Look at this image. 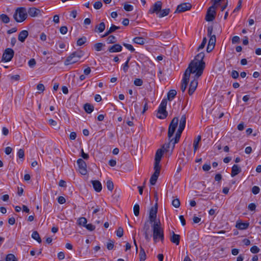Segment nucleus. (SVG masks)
I'll list each match as a JSON object with an SVG mask.
<instances>
[{"instance_id":"nucleus-1","label":"nucleus","mask_w":261,"mask_h":261,"mask_svg":"<svg viewBox=\"0 0 261 261\" xmlns=\"http://www.w3.org/2000/svg\"><path fill=\"white\" fill-rule=\"evenodd\" d=\"M205 55L203 52H201L196 56L195 59L189 64L187 70L192 71V73L196 72V76L200 77L205 68V64L203 61Z\"/></svg>"},{"instance_id":"nucleus-2","label":"nucleus","mask_w":261,"mask_h":261,"mask_svg":"<svg viewBox=\"0 0 261 261\" xmlns=\"http://www.w3.org/2000/svg\"><path fill=\"white\" fill-rule=\"evenodd\" d=\"M186 123V117L185 115H183L180 118L179 127L177 132L176 133L175 137L173 138H170V139L169 140V142L168 143H165L163 145V148H164L165 151H168L169 150V149L170 148L171 146V150H173L175 146V144L177 143L180 139L181 134L185 127Z\"/></svg>"},{"instance_id":"nucleus-3","label":"nucleus","mask_w":261,"mask_h":261,"mask_svg":"<svg viewBox=\"0 0 261 261\" xmlns=\"http://www.w3.org/2000/svg\"><path fill=\"white\" fill-rule=\"evenodd\" d=\"M153 229V239L155 242H157L158 240H160L161 241L164 240V231L160 227V222H154L152 225Z\"/></svg>"},{"instance_id":"nucleus-4","label":"nucleus","mask_w":261,"mask_h":261,"mask_svg":"<svg viewBox=\"0 0 261 261\" xmlns=\"http://www.w3.org/2000/svg\"><path fill=\"white\" fill-rule=\"evenodd\" d=\"M28 14L25 8H18L13 15V17L17 22H22L27 18Z\"/></svg>"},{"instance_id":"nucleus-5","label":"nucleus","mask_w":261,"mask_h":261,"mask_svg":"<svg viewBox=\"0 0 261 261\" xmlns=\"http://www.w3.org/2000/svg\"><path fill=\"white\" fill-rule=\"evenodd\" d=\"M167 101L166 99H163L158 108L156 117L161 119H165L167 117L168 112L166 111V106Z\"/></svg>"},{"instance_id":"nucleus-6","label":"nucleus","mask_w":261,"mask_h":261,"mask_svg":"<svg viewBox=\"0 0 261 261\" xmlns=\"http://www.w3.org/2000/svg\"><path fill=\"white\" fill-rule=\"evenodd\" d=\"M178 122V118L177 117H174L171 120L168 128V140H170L173 137L174 133H175V129L177 126Z\"/></svg>"},{"instance_id":"nucleus-7","label":"nucleus","mask_w":261,"mask_h":261,"mask_svg":"<svg viewBox=\"0 0 261 261\" xmlns=\"http://www.w3.org/2000/svg\"><path fill=\"white\" fill-rule=\"evenodd\" d=\"M81 57V55L79 53L74 52L66 58L64 64L65 65L74 64L77 62Z\"/></svg>"},{"instance_id":"nucleus-8","label":"nucleus","mask_w":261,"mask_h":261,"mask_svg":"<svg viewBox=\"0 0 261 261\" xmlns=\"http://www.w3.org/2000/svg\"><path fill=\"white\" fill-rule=\"evenodd\" d=\"M192 73V71H189V70L186 69L184 75V77L182 80L181 90L182 92H184L187 87V85L189 82L190 77L191 74Z\"/></svg>"},{"instance_id":"nucleus-9","label":"nucleus","mask_w":261,"mask_h":261,"mask_svg":"<svg viewBox=\"0 0 261 261\" xmlns=\"http://www.w3.org/2000/svg\"><path fill=\"white\" fill-rule=\"evenodd\" d=\"M151 223L150 221H146L144 224L143 227L142 229V231L143 232V234L145 237L146 240L147 242H149L151 239V235H150V224Z\"/></svg>"},{"instance_id":"nucleus-10","label":"nucleus","mask_w":261,"mask_h":261,"mask_svg":"<svg viewBox=\"0 0 261 261\" xmlns=\"http://www.w3.org/2000/svg\"><path fill=\"white\" fill-rule=\"evenodd\" d=\"M14 55V50L10 48H6L3 55L2 56V60L5 61V62H9L13 58Z\"/></svg>"},{"instance_id":"nucleus-11","label":"nucleus","mask_w":261,"mask_h":261,"mask_svg":"<svg viewBox=\"0 0 261 261\" xmlns=\"http://www.w3.org/2000/svg\"><path fill=\"white\" fill-rule=\"evenodd\" d=\"M215 9L216 7L214 5H212L208 9L205 16V20L206 21H212L215 19L216 15Z\"/></svg>"},{"instance_id":"nucleus-12","label":"nucleus","mask_w":261,"mask_h":261,"mask_svg":"<svg viewBox=\"0 0 261 261\" xmlns=\"http://www.w3.org/2000/svg\"><path fill=\"white\" fill-rule=\"evenodd\" d=\"M195 75L193 80L191 82L190 87L188 90V93L190 95H192L197 88L198 85V79L199 77L196 76V72H195Z\"/></svg>"},{"instance_id":"nucleus-13","label":"nucleus","mask_w":261,"mask_h":261,"mask_svg":"<svg viewBox=\"0 0 261 261\" xmlns=\"http://www.w3.org/2000/svg\"><path fill=\"white\" fill-rule=\"evenodd\" d=\"M77 164L79 167V171L82 175H86L87 173V165L85 162L82 159H79L77 161Z\"/></svg>"},{"instance_id":"nucleus-14","label":"nucleus","mask_w":261,"mask_h":261,"mask_svg":"<svg viewBox=\"0 0 261 261\" xmlns=\"http://www.w3.org/2000/svg\"><path fill=\"white\" fill-rule=\"evenodd\" d=\"M158 211V203H155V207H152L150 210L149 212V221L151 223L157 222L155 221V219L156 218V213Z\"/></svg>"},{"instance_id":"nucleus-15","label":"nucleus","mask_w":261,"mask_h":261,"mask_svg":"<svg viewBox=\"0 0 261 261\" xmlns=\"http://www.w3.org/2000/svg\"><path fill=\"white\" fill-rule=\"evenodd\" d=\"M162 5V3L161 1H157L153 4L152 7L149 9V13L150 14L155 13L158 15L161 10Z\"/></svg>"},{"instance_id":"nucleus-16","label":"nucleus","mask_w":261,"mask_h":261,"mask_svg":"<svg viewBox=\"0 0 261 261\" xmlns=\"http://www.w3.org/2000/svg\"><path fill=\"white\" fill-rule=\"evenodd\" d=\"M192 7L190 3H182L179 5L176 8L175 13H180L191 9Z\"/></svg>"},{"instance_id":"nucleus-17","label":"nucleus","mask_w":261,"mask_h":261,"mask_svg":"<svg viewBox=\"0 0 261 261\" xmlns=\"http://www.w3.org/2000/svg\"><path fill=\"white\" fill-rule=\"evenodd\" d=\"M213 30V27L210 26L208 27L207 35L210 37L208 44L215 46L216 43V36L215 35H212Z\"/></svg>"},{"instance_id":"nucleus-18","label":"nucleus","mask_w":261,"mask_h":261,"mask_svg":"<svg viewBox=\"0 0 261 261\" xmlns=\"http://www.w3.org/2000/svg\"><path fill=\"white\" fill-rule=\"evenodd\" d=\"M171 236H170V241L175 244L176 245H178L180 242V236L179 234H175L174 231H172L171 233Z\"/></svg>"},{"instance_id":"nucleus-19","label":"nucleus","mask_w":261,"mask_h":261,"mask_svg":"<svg viewBox=\"0 0 261 261\" xmlns=\"http://www.w3.org/2000/svg\"><path fill=\"white\" fill-rule=\"evenodd\" d=\"M40 13V10L35 7H32L29 8L27 12V14L28 13L31 17H33L37 16Z\"/></svg>"},{"instance_id":"nucleus-20","label":"nucleus","mask_w":261,"mask_h":261,"mask_svg":"<svg viewBox=\"0 0 261 261\" xmlns=\"http://www.w3.org/2000/svg\"><path fill=\"white\" fill-rule=\"evenodd\" d=\"M122 47L119 44H115L111 46L108 48V51L110 53H117L122 50Z\"/></svg>"},{"instance_id":"nucleus-21","label":"nucleus","mask_w":261,"mask_h":261,"mask_svg":"<svg viewBox=\"0 0 261 261\" xmlns=\"http://www.w3.org/2000/svg\"><path fill=\"white\" fill-rule=\"evenodd\" d=\"M29 35V32L27 30L21 31L18 34V39L21 42H24Z\"/></svg>"},{"instance_id":"nucleus-22","label":"nucleus","mask_w":261,"mask_h":261,"mask_svg":"<svg viewBox=\"0 0 261 261\" xmlns=\"http://www.w3.org/2000/svg\"><path fill=\"white\" fill-rule=\"evenodd\" d=\"M91 183L93 185V188L97 192H99L102 190V185L100 182L98 180H92Z\"/></svg>"},{"instance_id":"nucleus-23","label":"nucleus","mask_w":261,"mask_h":261,"mask_svg":"<svg viewBox=\"0 0 261 261\" xmlns=\"http://www.w3.org/2000/svg\"><path fill=\"white\" fill-rule=\"evenodd\" d=\"M241 172V169L237 165H233L231 168V176L234 177Z\"/></svg>"},{"instance_id":"nucleus-24","label":"nucleus","mask_w":261,"mask_h":261,"mask_svg":"<svg viewBox=\"0 0 261 261\" xmlns=\"http://www.w3.org/2000/svg\"><path fill=\"white\" fill-rule=\"evenodd\" d=\"M249 223H243L241 222H237L236 227L240 230H245L248 228Z\"/></svg>"},{"instance_id":"nucleus-25","label":"nucleus","mask_w":261,"mask_h":261,"mask_svg":"<svg viewBox=\"0 0 261 261\" xmlns=\"http://www.w3.org/2000/svg\"><path fill=\"white\" fill-rule=\"evenodd\" d=\"M106 28L105 23L103 22H100L99 24L96 25L95 26V28L94 31L97 33H101Z\"/></svg>"},{"instance_id":"nucleus-26","label":"nucleus","mask_w":261,"mask_h":261,"mask_svg":"<svg viewBox=\"0 0 261 261\" xmlns=\"http://www.w3.org/2000/svg\"><path fill=\"white\" fill-rule=\"evenodd\" d=\"M120 28V27H117L114 24H112L111 27L110 28V29L108 30L105 33V34L102 36V37H105L108 36L109 34L112 33L115 31H116L117 29H119Z\"/></svg>"},{"instance_id":"nucleus-27","label":"nucleus","mask_w":261,"mask_h":261,"mask_svg":"<svg viewBox=\"0 0 261 261\" xmlns=\"http://www.w3.org/2000/svg\"><path fill=\"white\" fill-rule=\"evenodd\" d=\"M164 151L162 149H159L155 153V161L156 162L160 163L161 158L163 156Z\"/></svg>"},{"instance_id":"nucleus-28","label":"nucleus","mask_w":261,"mask_h":261,"mask_svg":"<svg viewBox=\"0 0 261 261\" xmlns=\"http://www.w3.org/2000/svg\"><path fill=\"white\" fill-rule=\"evenodd\" d=\"M133 42L137 44L143 45L145 43V39L141 37H136L133 39Z\"/></svg>"},{"instance_id":"nucleus-29","label":"nucleus","mask_w":261,"mask_h":261,"mask_svg":"<svg viewBox=\"0 0 261 261\" xmlns=\"http://www.w3.org/2000/svg\"><path fill=\"white\" fill-rule=\"evenodd\" d=\"M84 110L87 113H91L94 110V107L88 103H86L84 105Z\"/></svg>"},{"instance_id":"nucleus-30","label":"nucleus","mask_w":261,"mask_h":261,"mask_svg":"<svg viewBox=\"0 0 261 261\" xmlns=\"http://www.w3.org/2000/svg\"><path fill=\"white\" fill-rule=\"evenodd\" d=\"M177 94V92L175 90H170L167 94L168 99L169 100H172Z\"/></svg>"},{"instance_id":"nucleus-31","label":"nucleus","mask_w":261,"mask_h":261,"mask_svg":"<svg viewBox=\"0 0 261 261\" xmlns=\"http://www.w3.org/2000/svg\"><path fill=\"white\" fill-rule=\"evenodd\" d=\"M170 12V9H165L163 10H161V11L159 12L158 15V16L160 18L163 17L164 16H166L169 14Z\"/></svg>"},{"instance_id":"nucleus-32","label":"nucleus","mask_w":261,"mask_h":261,"mask_svg":"<svg viewBox=\"0 0 261 261\" xmlns=\"http://www.w3.org/2000/svg\"><path fill=\"white\" fill-rule=\"evenodd\" d=\"M159 174L154 173L151 176L150 179V183L151 185H154L159 177Z\"/></svg>"},{"instance_id":"nucleus-33","label":"nucleus","mask_w":261,"mask_h":261,"mask_svg":"<svg viewBox=\"0 0 261 261\" xmlns=\"http://www.w3.org/2000/svg\"><path fill=\"white\" fill-rule=\"evenodd\" d=\"M201 139V136L200 135H199L194 140L193 147H194V152H196V151L197 150V149L198 148V144H199V142L200 141Z\"/></svg>"},{"instance_id":"nucleus-34","label":"nucleus","mask_w":261,"mask_h":261,"mask_svg":"<svg viewBox=\"0 0 261 261\" xmlns=\"http://www.w3.org/2000/svg\"><path fill=\"white\" fill-rule=\"evenodd\" d=\"M32 238L36 240L39 243H41V239L40 237L39 234L37 231H34L32 234Z\"/></svg>"},{"instance_id":"nucleus-35","label":"nucleus","mask_w":261,"mask_h":261,"mask_svg":"<svg viewBox=\"0 0 261 261\" xmlns=\"http://www.w3.org/2000/svg\"><path fill=\"white\" fill-rule=\"evenodd\" d=\"M158 34H160L159 35H158V37L161 36L163 38H169L171 37L170 33L168 31L158 32Z\"/></svg>"},{"instance_id":"nucleus-36","label":"nucleus","mask_w":261,"mask_h":261,"mask_svg":"<svg viewBox=\"0 0 261 261\" xmlns=\"http://www.w3.org/2000/svg\"><path fill=\"white\" fill-rule=\"evenodd\" d=\"M139 256L140 261H144L146 259V255L145 251L142 247H141L140 248Z\"/></svg>"},{"instance_id":"nucleus-37","label":"nucleus","mask_w":261,"mask_h":261,"mask_svg":"<svg viewBox=\"0 0 261 261\" xmlns=\"http://www.w3.org/2000/svg\"><path fill=\"white\" fill-rule=\"evenodd\" d=\"M0 19L5 23H8L10 21L9 17L6 14H1L0 15Z\"/></svg>"},{"instance_id":"nucleus-38","label":"nucleus","mask_w":261,"mask_h":261,"mask_svg":"<svg viewBox=\"0 0 261 261\" xmlns=\"http://www.w3.org/2000/svg\"><path fill=\"white\" fill-rule=\"evenodd\" d=\"M87 222L86 218L85 217H81L77 220V224L79 225L84 226L86 225Z\"/></svg>"},{"instance_id":"nucleus-39","label":"nucleus","mask_w":261,"mask_h":261,"mask_svg":"<svg viewBox=\"0 0 261 261\" xmlns=\"http://www.w3.org/2000/svg\"><path fill=\"white\" fill-rule=\"evenodd\" d=\"M134 214L136 216H138L140 214V206L138 204L136 203L133 207Z\"/></svg>"},{"instance_id":"nucleus-40","label":"nucleus","mask_w":261,"mask_h":261,"mask_svg":"<svg viewBox=\"0 0 261 261\" xmlns=\"http://www.w3.org/2000/svg\"><path fill=\"white\" fill-rule=\"evenodd\" d=\"M161 166L160 165V163L154 162V170L155 173L159 174L160 173Z\"/></svg>"},{"instance_id":"nucleus-41","label":"nucleus","mask_w":261,"mask_h":261,"mask_svg":"<svg viewBox=\"0 0 261 261\" xmlns=\"http://www.w3.org/2000/svg\"><path fill=\"white\" fill-rule=\"evenodd\" d=\"M6 261H17V259L14 254H9L6 257Z\"/></svg>"},{"instance_id":"nucleus-42","label":"nucleus","mask_w":261,"mask_h":261,"mask_svg":"<svg viewBox=\"0 0 261 261\" xmlns=\"http://www.w3.org/2000/svg\"><path fill=\"white\" fill-rule=\"evenodd\" d=\"M86 40H87V38L86 37H82V38H79L77 40V42H76L77 45L81 46V45H83L86 42Z\"/></svg>"},{"instance_id":"nucleus-43","label":"nucleus","mask_w":261,"mask_h":261,"mask_svg":"<svg viewBox=\"0 0 261 261\" xmlns=\"http://www.w3.org/2000/svg\"><path fill=\"white\" fill-rule=\"evenodd\" d=\"M104 46H105V44H103L102 43H97L94 44V47L96 51H100L102 50V48Z\"/></svg>"},{"instance_id":"nucleus-44","label":"nucleus","mask_w":261,"mask_h":261,"mask_svg":"<svg viewBox=\"0 0 261 261\" xmlns=\"http://www.w3.org/2000/svg\"><path fill=\"white\" fill-rule=\"evenodd\" d=\"M117 41L116 37L113 35H110L107 39V42L108 43H114Z\"/></svg>"},{"instance_id":"nucleus-45","label":"nucleus","mask_w":261,"mask_h":261,"mask_svg":"<svg viewBox=\"0 0 261 261\" xmlns=\"http://www.w3.org/2000/svg\"><path fill=\"white\" fill-rule=\"evenodd\" d=\"M172 204L175 208L179 207L180 205V201H179V199L176 198V199H173L172 201Z\"/></svg>"},{"instance_id":"nucleus-46","label":"nucleus","mask_w":261,"mask_h":261,"mask_svg":"<svg viewBox=\"0 0 261 261\" xmlns=\"http://www.w3.org/2000/svg\"><path fill=\"white\" fill-rule=\"evenodd\" d=\"M107 187L109 190L112 191L114 189V184L112 180H108L107 181Z\"/></svg>"},{"instance_id":"nucleus-47","label":"nucleus","mask_w":261,"mask_h":261,"mask_svg":"<svg viewBox=\"0 0 261 261\" xmlns=\"http://www.w3.org/2000/svg\"><path fill=\"white\" fill-rule=\"evenodd\" d=\"M206 42H207V39L206 38V37H204L203 38V40H202V41L201 43V44L198 46V48H197V51H199L200 49H203L206 43Z\"/></svg>"},{"instance_id":"nucleus-48","label":"nucleus","mask_w":261,"mask_h":261,"mask_svg":"<svg viewBox=\"0 0 261 261\" xmlns=\"http://www.w3.org/2000/svg\"><path fill=\"white\" fill-rule=\"evenodd\" d=\"M114 242L112 240H110L109 242L107 243V248L108 250H112L114 246Z\"/></svg>"},{"instance_id":"nucleus-49","label":"nucleus","mask_w":261,"mask_h":261,"mask_svg":"<svg viewBox=\"0 0 261 261\" xmlns=\"http://www.w3.org/2000/svg\"><path fill=\"white\" fill-rule=\"evenodd\" d=\"M123 45L126 47L127 49L130 50L131 52H134L135 51V48L134 47L129 44L126 43H123Z\"/></svg>"},{"instance_id":"nucleus-50","label":"nucleus","mask_w":261,"mask_h":261,"mask_svg":"<svg viewBox=\"0 0 261 261\" xmlns=\"http://www.w3.org/2000/svg\"><path fill=\"white\" fill-rule=\"evenodd\" d=\"M94 8L96 9H100L102 6V3L101 1H97L93 5Z\"/></svg>"},{"instance_id":"nucleus-51","label":"nucleus","mask_w":261,"mask_h":261,"mask_svg":"<svg viewBox=\"0 0 261 261\" xmlns=\"http://www.w3.org/2000/svg\"><path fill=\"white\" fill-rule=\"evenodd\" d=\"M116 235L117 237L121 238L123 235V229L122 227H119L117 231H116Z\"/></svg>"},{"instance_id":"nucleus-52","label":"nucleus","mask_w":261,"mask_h":261,"mask_svg":"<svg viewBox=\"0 0 261 261\" xmlns=\"http://www.w3.org/2000/svg\"><path fill=\"white\" fill-rule=\"evenodd\" d=\"M134 84L137 86H141L143 85V81L140 79H136L134 80Z\"/></svg>"},{"instance_id":"nucleus-53","label":"nucleus","mask_w":261,"mask_h":261,"mask_svg":"<svg viewBox=\"0 0 261 261\" xmlns=\"http://www.w3.org/2000/svg\"><path fill=\"white\" fill-rule=\"evenodd\" d=\"M133 6L131 5L125 4L124 5V9L126 11H132L133 10Z\"/></svg>"},{"instance_id":"nucleus-54","label":"nucleus","mask_w":261,"mask_h":261,"mask_svg":"<svg viewBox=\"0 0 261 261\" xmlns=\"http://www.w3.org/2000/svg\"><path fill=\"white\" fill-rule=\"evenodd\" d=\"M259 248L256 246H253L250 248V251L252 253H257L259 252Z\"/></svg>"},{"instance_id":"nucleus-55","label":"nucleus","mask_w":261,"mask_h":261,"mask_svg":"<svg viewBox=\"0 0 261 261\" xmlns=\"http://www.w3.org/2000/svg\"><path fill=\"white\" fill-rule=\"evenodd\" d=\"M260 189L258 187L254 186L252 188V192L255 194L256 195L259 193Z\"/></svg>"},{"instance_id":"nucleus-56","label":"nucleus","mask_w":261,"mask_h":261,"mask_svg":"<svg viewBox=\"0 0 261 261\" xmlns=\"http://www.w3.org/2000/svg\"><path fill=\"white\" fill-rule=\"evenodd\" d=\"M37 89L39 91V93L43 92L45 90V87L43 84H39L37 86Z\"/></svg>"},{"instance_id":"nucleus-57","label":"nucleus","mask_w":261,"mask_h":261,"mask_svg":"<svg viewBox=\"0 0 261 261\" xmlns=\"http://www.w3.org/2000/svg\"><path fill=\"white\" fill-rule=\"evenodd\" d=\"M242 0H239L237 7L234 9L233 12L239 11L242 7Z\"/></svg>"},{"instance_id":"nucleus-58","label":"nucleus","mask_w":261,"mask_h":261,"mask_svg":"<svg viewBox=\"0 0 261 261\" xmlns=\"http://www.w3.org/2000/svg\"><path fill=\"white\" fill-rule=\"evenodd\" d=\"M144 100L145 101L144 105V108L143 111L142 112V114L144 113L148 109V99L146 98H144Z\"/></svg>"},{"instance_id":"nucleus-59","label":"nucleus","mask_w":261,"mask_h":261,"mask_svg":"<svg viewBox=\"0 0 261 261\" xmlns=\"http://www.w3.org/2000/svg\"><path fill=\"white\" fill-rule=\"evenodd\" d=\"M68 31V29L66 26H62L60 29V32L62 34H66Z\"/></svg>"},{"instance_id":"nucleus-60","label":"nucleus","mask_w":261,"mask_h":261,"mask_svg":"<svg viewBox=\"0 0 261 261\" xmlns=\"http://www.w3.org/2000/svg\"><path fill=\"white\" fill-rule=\"evenodd\" d=\"M85 227L87 229L90 231L94 230L95 228V226L92 225V224H86Z\"/></svg>"},{"instance_id":"nucleus-61","label":"nucleus","mask_w":261,"mask_h":261,"mask_svg":"<svg viewBox=\"0 0 261 261\" xmlns=\"http://www.w3.org/2000/svg\"><path fill=\"white\" fill-rule=\"evenodd\" d=\"M36 64V62L34 59H31L28 62V64L29 66L31 68H33L35 66Z\"/></svg>"},{"instance_id":"nucleus-62","label":"nucleus","mask_w":261,"mask_h":261,"mask_svg":"<svg viewBox=\"0 0 261 261\" xmlns=\"http://www.w3.org/2000/svg\"><path fill=\"white\" fill-rule=\"evenodd\" d=\"M231 77L234 79H237L239 76V72L236 71V70H232V72H231Z\"/></svg>"},{"instance_id":"nucleus-63","label":"nucleus","mask_w":261,"mask_h":261,"mask_svg":"<svg viewBox=\"0 0 261 261\" xmlns=\"http://www.w3.org/2000/svg\"><path fill=\"white\" fill-rule=\"evenodd\" d=\"M24 150L22 149L18 150L17 152V155L20 159H23L24 157Z\"/></svg>"},{"instance_id":"nucleus-64","label":"nucleus","mask_w":261,"mask_h":261,"mask_svg":"<svg viewBox=\"0 0 261 261\" xmlns=\"http://www.w3.org/2000/svg\"><path fill=\"white\" fill-rule=\"evenodd\" d=\"M240 39L239 37L236 36L233 37V38H232V43L233 44L237 43L240 42Z\"/></svg>"}]
</instances>
